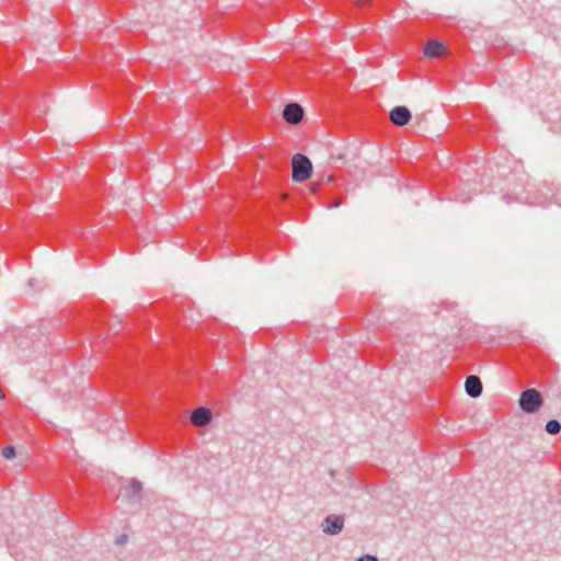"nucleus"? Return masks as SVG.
<instances>
[{"instance_id":"f257e3e1","label":"nucleus","mask_w":561,"mask_h":561,"mask_svg":"<svg viewBox=\"0 0 561 561\" xmlns=\"http://www.w3.org/2000/svg\"><path fill=\"white\" fill-rule=\"evenodd\" d=\"M291 179L296 183L307 181L311 178L313 167L310 159L302 153H295L291 158Z\"/></svg>"},{"instance_id":"f03ea898","label":"nucleus","mask_w":561,"mask_h":561,"mask_svg":"<svg viewBox=\"0 0 561 561\" xmlns=\"http://www.w3.org/2000/svg\"><path fill=\"white\" fill-rule=\"evenodd\" d=\"M519 405L522 410L527 413L536 412L542 405V398L540 392L535 389L525 390L520 394Z\"/></svg>"},{"instance_id":"7ed1b4c3","label":"nucleus","mask_w":561,"mask_h":561,"mask_svg":"<svg viewBox=\"0 0 561 561\" xmlns=\"http://www.w3.org/2000/svg\"><path fill=\"white\" fill-rule=\"evenodd\" d=\"M283 117L288 124H298L304 118V108L298 103H289L284 107Z\"/></svg>"},{"instance_id":"20e7f679","label":"nucleus","mask_w":561,"mask_h":561,"mask_svg":"<svg viewBox=\"0 0 561 561\" xmlns=\"http://www.w3.org/2000/svg\"><path fill=\"white\" fill-rule=\"evenodd\" d=\"M344 526V518L341 515L328 516L322 523V530L328 535L339 534Z\"/></svg>"},{"instance_id":"39448f33","label":"nucleus","mask_w":561,"mask_h":561,"mask_svg":"<svg viewBox=\"0 0 561 561\" xmlns=\"http://www.w3.org/2000/svg\"><path fill=\"white\" fill-rule=\"evenodd\" d=\"M390 121L397 126H405L411 119V112L405 106H396L389 114Z\"/></svg>"},{"instance_id":"423d86ee","label":"nucleus","mask_w":561,"mask_h":561,"mask_svg":"<svg viewBox=\"0 0 561 561\" xmlns=\"http://www.w3.org/2000/svg\"><path fill=\"white\" fill-rule=\"evenodd\" d=\"M446 45L438 41H430L426 43L423 49V54L426 58L433 59L443 56L446 53Z\"/></svg>"},{"instance_id":"0eeeda50","label":"nucleus","mask_w":561,"mask_h":561,"mask_svg":"<svg viewBox=\"0 0 561 561\" xmlns=\"http://www.w3.org/2000/svg\"><path fill=\"white\" fill-rule=\"evenodd\" d=\"M465 389L468 396L477 398L482 392V382L477 376H469L465 381Z\"/></svg>"},{"instance_id":"6e6552de","label":"nucleus","mask_w":561,"mask_h":561,"mask_svg":"<svg viewBox=\"0 0 561 561\" xmlns=\"http://www.w3.org/2000/svg\"><path fill=\"white\" fill-rule=\"evenodd\" d=\"M211 412L207 408H197L191 415V421L196 426H204L209 423Z\"/></svg>"},{"instance_id":"1a4fd4ad","label":"nucleus","mask_w":561,"mask_h":561,"mask_svg":"<svg viewBox=\"0 0 561 561\" xmlns=\"http://www.w3.org/2000/svg\"><path fill=\"white\" fill-rule=\"evenodd\" d=\"M560 430H561V424L557 420H550L546 424V431L551 435L558 434L560 432Z\"/></svg>"},{"instance_id":"9d476101","label":"nucleus","mask_w":561,"mask_h":561,"mask_svg":"<svg viewBox=\"0 0 561 561\" xmlns=\"http://www.w3.org/2000/svg\"><path fill=\"white\" fill-rule=\"evenodd\" d=\"M2 456L5 459L11 460L15 457V449L12 446H8V447L3 448Z\"/></svg>"},{"instance_id":"9b49d317","label":"nucleus","mask_w":561,"mask_h":561,"mask_svg":"<svg viewBox=\"0 0 561 561\" xmlns=\"http://www.w3.org/2000/svg\"><path fill=\"white\" fill-rule=\"evenodd\" d=\"M357 561H378L377 558L373 557V556H365V557H360Z\"/></svg>"},{"instance_id":"f8f14e48","label":"nucleus","mask_w":561,"mask_h":561,"mask_svg":"<svg viewBox=\"0 0 561 561\" xmlns=\"http://www.w3.org/2000/svg\"><path fill=\"white\" fill-rule=\"evenodd\" d=\"M131 486L136 490H140L141 489V482L139 481H136V480H133L131 481Z\"/></svg>"},{"instance_id":"ddd939ff","label":"nucleus","mask_w":561,"mask_h":561,"mask_svg":"<svg viewBox=\"0 0 561 561\" xmlns=\"http://www.w3.org/2000/svg\"><path fill=\"white\" fill-rule=\"evenodd\" d=\"M27 286L30 287V293L34 291V289H35V280L34 279H30L27 282Z\"/></svg>"},{"instance_id":"4468645a","label":"nucleus","mask_w":561,"mask_h":561,"mask_svg":"<svg viewBox=\"0 0 561 561\" xmlns=\"http://www.w3.org/2000/svg\"><path fill=\"white\" fill-rule=\"evenodd\" d=\"M341 206V199H335L329 207L339 208Z\"/></svg>"},{"instance_id":"2eb2a0df","label":"nucleus","mask_w":561,"mask_h":561,"mask_svg":"<svg viewBox=\"0 0 561 561\" xmlns=\"http://www.w3.org/2000/svg\"><path fill=\"white\" fill-rule=\"evenodd\" d=\"M356 4H364L366 0H353Z\"/></svg>"},{"instance_id":"dca6fc26","label":"nucleus","mask_w":561,"mask_h":561,"mask_svg":"<svg viewBox=\"0 0 561 561\" xmlns=\"http://www.w3.org/2000/svg\"><path fill=\"white\" fill-rule=\"evenodd\" d=\"M4 398H5V396H4L3 391L0 389V399L2 400Z\"/></svg>"},{"instance_id":"f3484780","label":"nucleus","mask_w":561,"mask_h":561,"mask_svg":"<svg viewBox=\"0 0 561 561\" xmlns=\"http://www.w3.org/2000/svg\"><path fill=\"white\" fill-rule=\"evenodd\" d=\"M310 191L314 193L317 191V185L311 186Z\"/></svg>"},{"instance_id":"a211bd4d","label":"nucleus","mask_w":561,"mask_h":561,"mask_svg":"<svg viewBox=\"0 0 561 561\" xmlns=\"http://www.w3.org/2000/svg\"><path fill=\"white\" fill-rule=\"evenodd\" d=\"M287 197H288V194H286V193L282 195L283 199H286Z\"/></svg>"}]
</instances>
